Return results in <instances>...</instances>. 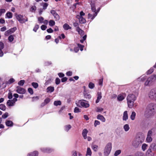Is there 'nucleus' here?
Segmentation results:
<instances>
[{"label": "nucleus", "instance_id": "nucleus-43", "mask_svg": "<svg viewBox=\"0 0 156 156\" xmlns=\"http://www.w3.org/2000/svg\"><path fill=\"white\" fill-rule=\"evenodd\" d=\"M146 79V77L145 76H142L138 79V81H143Z\"/></svg>", "mask_w": 156, "mask_h": 156}, {"label": "nucleus", "instance_id": "nucleus-28", "mask_svg": "<svg viewBox=\"0 0 156 156\" xmlns=\"http://www.w3.org/2000/svg\"><path fill=\"white\" fill-rule=\"evenodd\" d=\"M54 90V87H49L47 89V92L51 93L53 92Z\"/></svg>", "mask_w": 156, "mask_h": 156}, {"label": "nucleus", "instance_id": "nucleus-42", "mask_svg": "<svg viewBox=\"0 0 156 156\" xmlns=\"http://www.w3.org/2000/svg\"><path fill=\"white\" fill-rule=\"evenodd\" d=\"M91 148L94 151H97L98 146L96 145H93L92 146Z\"/></svg>", "mask_w": 156, "mask_h": 156}, {"label": "nucleus", "instance_id": "nucleus-1", "mask_svg": "<svg viewBox=\"0 0 156 156\" xmlns=\"http://www.w3.org/2000/svg\"><path fill=\"white\" fill-rule=\"evenodd\" d=\"M156 112V105L153 103L148 104L144 112L145 116L149 118L153 116Z\"/></svg>", "mask_w": 156, "mask_h": 156}, {"label": "nucleus", "instance_id": "nucleus-63", "mask_svg": "<svg viewBox=\"0 0 156 156\" xmlns=\"http://www.w3.org/2000/svg\"><path fill=\"white\" fill-rule=\"evenodd\" d=\"M80 112V110L79 108L77 107H76L75 108L74 112L75 113H77Z\"/></svg>", "mask_w": 156, "mask_h": 156}, {"label": "nucleus", "instance_id": "nucleus-60", "mask_svg": "<svg viewBox=\"0 0 156 156\" xmlns=\"http://www.w3.org/2000/svg\"><path fill=\"white\" fill-rule=\"evenodd\" d=\"M8 116V113L7 112L5 113L2 115V118L3 119L6 118Z\"/></svg>", "mask_w": 156, "mask_h": 156}, {"label": "nucleus", "instance_id": "nucleus-15", "mask_svg": "<svg viewBox=\"0 0 156 156\" xmlns=\"http://www.w3.org/2000/svg\"><path fill=\"white\" fill-rule=\"evenodd\" d=\"M76 18L79 20V22L81 24L84 23L86 22L85 19L83 17H80L79 15H77L76 16Z\"/></svg>", "mask_w": 156, "mask_h": 156}, {"label": "nucleus", "instance_id": "nucleus-17", "mask_svg": "<svg viewBox=\"0 0 156 156\" xmlns=\"http://www.w3.org/2000/svg\"><path fill=\"white\" fill-rule=\"evenodd\" d=\"M102 98L101 93V92H98L97 94V99L96 101V103H98L100 99Z\"/></svg>", "mask_w": 156, "mask_h": 156}, {"label": "nucleus", "instance_id": "nucleus-18", "mask_svg": "<svg viewBox=\"0 0 156 156\" xmlns=\"http://www.w3.org/2000/svg\"><path fill=\"white\" fill-rule=\"evenodd\" d=\"M148 149H150V150H152L153 151H156V143H152L149 147Z\"/></svg>", "mask_w": 156, "mask_h": 156}, {"label": "nucleus", "instance_id": "nucleus-47", "mask_svg": "<svg viewBox=\"0 0 156 156\" xmlns=\"http://www.w3.org/2000/svg\"><path fill=\"white\" fill-rule=\"evenodd\" d=\"M32 85L33 86V87L36 89L37 88V87L38 86V84L37 83H35V82H33L32 83Z\"/></svg>", "mask_w": 156, "mask_h": 156}, {"label": "nucleus", "instance_id": "nucleus-13", "mask_svg": "<svg viewBox=\"0 0 156 156\" xmlns=\"http://www.w3.org/2000/svg\"><path fill=\"white\" fill-rule=\"evenodd\" d=\"M126 97V94L125 93L120 94L118 95L117 99L119 101H121L123 100Z\"/></svg>", "mask_w": 156, "mask_h": 156}, {"label": "nucleus", "instance_id": "nucleus-45", "mask_svg": "<svg viewBox=\"0 0 156 156\" xmlns=\"http://www.w3.org/2000/svg\"><path fill=\"white\" fill-rule=\"evenodd\" d=\"M16 30V27H15L8 30L10 34H11L13 33L14 32H15Z\"/></svg>", "mask_w": 156, "mask_h": 156}, {"label": "nucleus", "instance_id": "nucleus-25", "mask_svg": "<svg viewBox=\"0 0 156 156\" xmlns=\"http://www.w3.org/2000/svg\"><path fill=\"white\" fill-rule=\"evenodd\" d=\"M97 16V13H94L93 14L89 13L88 14V19H91L92 20H93Z\"/></svg>", "mask_w": 156, "mask_h": 156}, {"label": "nucleus", "instance_id": "nucleus-54", "mask_svg": "<svg viewBox=\"0 0 156 156\" xmlns=\"http://www.w3.org/2000/svg\"><path fill=\"white\" fill-rule=\"evenodd\" d=\"M103 110V109L102 108L98 107L97 108L96 111L97 112H101Z\"/></svg>", "mask_w": 156, "mask_h": 156}, {"label": "nucleus", "instance_id": "nucleus-11", "mask_svg": "<svg viewBox=\"0 0 156 156\" xmlns=\"http://www.w3.org/2000/svg\"><path fill=\"white\" fill-rule=\"evenodd\" d=\"M154 76H151L148 78L146 81L145 83V85L146 86H150V85L152 82L154 81V79L153 78V77Z\"/></svg>", "mask_w": 156, "mask_h": 156}, {"label": "nucleus", "instance_id": "nucleus-4", "mask_svg": "<svg viewBox=\"0 0 156 156\" xmlns=\"http://www.w3.org/2000/svg\"><path fill=\"white\" fill-rule=\"evenodd\" d=\"M112 149V144L108 143L106 145L104 150V154L105 156H108L110 153Z\"/></svg>", "mask_w": 156, "mask_h": 156}, {"label": "nucleus", "instance_id": "nucleus-10", "mask_svg": "<svg viewBox=\"0 0 156 156\" xmlns=\"http://www.w3.org/2000/svg\"><path fill=\"white\" fill-rule=\"evenodd\" d=\"M154 76H151L148 78L146 81L145 83V85L146 86H150V85L152 82L154 81V79L153 78V77Z\"/></svg>", "mask_w": 156, "mask_h": 156}, {"label": "nucleus", "instance_id": "nucleus-58", "mask_svg": "<svg viewBox=\"0 0 156 156\" xmlns=\"http://www.w3.org/2000/svg\"><path fill=\"white\" fill-rule=\"evenodd\" d=\"M55 83L57 85H58L59 84L60 82V79L58 78H57L55 79Z\"/></svg>", "mask_w": 156, "mask_h": 156}, {"label": "nucleus", "instance_id": "nucleus-5", "mask_svg": "<svg viewBox=\"0 0 156 156\" xmlns=\"http://www.w3.org/2000/svg\"><path fill=\"white\" fill-rule=\"evenodd\" d=\"M143 141L140 138H136L132 142V145L134 147L136 148L140 146Z\"/></svg>", "mask_w": 156, "mask_h": 156}, {"label": "nucleus", "instance_id": "nucleus-41", "mask_svg": "<svg viewBox=\"0 0 156 156\" xmlns=\"http://www.w3.org/2000/svg\"><path fill=\"white\" fill-rule=\"evenodd\" d=\"M54 104L55 106L60 105L61 104V102L60 101H55L54 102Z\"/></svg>", "mask_w": 156, "mask_h": 156}, {"label": "nucleus", "instance_id": "nucleus-49", "mask_svg": "<svg viewBox=\"0 0 156 156\" xmlns=\"http://www.w3.org/2000/svg\"><path fill=\"white\" fill-rule=\"evenodd\" d=\"M24 83H25L24 80H21L18 82V84L20 86H22L23 85Z\"/></svg>", "mask_w": 156, "mask_h": 156}, {"label": "nucleus", "instance_id": "nucleus-30", "mask_svg": "<svg viewBox=\"0 0 156 156\" xmlns=\"http://www.w3.org/2000/svg\"><path fill=\"white\" fill-rule=\"evenodd\" d=\"M7 104L9 106H12L14 105L15 104L12 100H9L7 101Z\"/></svg>", "mask_w": 156, "mask_h": 156}, {"label": "nucleus", "instance_id": "nucleus-24", "mask_svg": "<svg viewBox=\"0 0 156 156\" xmlns=\"http://www.w3.org/2000/svg\"><path fill=\"white\" fill-rule=\"evenodd\" d=\"M50 101V99L48 98H46L44 100V102L41 104V106H44L48 103H49Z\"/></svg>", "mask_w": 156, "mask_h": 156}, {"label": "nucleus", "instance_id": "nucleus-55", "mask_svg": "<svg viewBox=\"0 0 156 156\" xmlns=\"http://www.w3.org/2000/svg\"><path fill=\"white\" fill-rule=\"evenodd\" d=\"M154 71V69L152 68H151L147 72V74H150L152 73Z\"/></svg>", "mask_w": 156, "mask_h": 156}, {"label": "nucleus", "instance_id": "nucleus-56", "mask_svg": "<svg viewBox=\"0 0 156 156\" xmlns=\"http://www.w3.org/2000/svg\"><path fill=\"white\" fill-rule=\"evenodd\" d=\"M103 79L101 78L99 80L98 84L101 87L103 85Z\"/></svg>", "mask_w": 156, "mask_h": 156}, {"label": "nucleus", "instance_id": "nucleus-39", "mask_svg": "<svg viewBox=\"0 0 156 156\" xmlns=\"http://www.w3.org/2000/svg\"><path fill=\"white\" fill-rule=\"evenodd\" d=\"M121 152V151L120 150H118L116 151L114 154V156H118L120 154Z\"/></svg>", "mask_w": 156, "mask_h": 156}, {"label": "nucleus", "instance_id": "nucleus-8", "mask_svg": "<svg viewBox=\"0 0 156 156\" xmlns=\"http://www.w3.org/2000/svg\"><path fill=\"white\" fill-rule=\"evenodd\" d=\"M41 151L44 153H49L51 152L53 150L49 147H42L40 149Z\"/></svg>", "mask_w": 156, "mask_h": 156}, {"label": "nucleus", "instance_id": "nucleus-51", "mask_svg": "<svg viewBox=\"0 0 156 156\" xmlns=\"http://www.w3.org/2000/svg\"><path fill=\"white\" fill-rule=\"evenodd\" d=\"M38 20L40 23H42L44 20V19L43 17H41L38 18Z\"/></svg>", "mask_w": 156, "mask_h": 156}, {"label": "nucleus", "instance_id": "nucleus-64", "mask_svg": "<svg viewBox=\"0 0 156 156\" xmlns=\"http://www.w3.org/2000/svg\"><path fill=\"white\" fill-rule=\"evenodd\" d=\"M8 98L9 99H11L12 98V93L11 92H9V93Z\"/></svg>", "mask_w": 156, "mask_h": 156}, {"label": "nucleus", "instance_id": "nucleus-37", "mask_svg": "<svg viewBox=\"0 0 156 156\" xmlns=\"http://www.w3.org/2000/svg\"><path fill=\"white\" fill-rule=\"evenodd\" d=\"M92 154V152L90 149L89 147L87 148L86 155L91 156Z\"/></svg>", "mask_w": 156, "mask_h": 156}, {"label": "nucleus", "instance_id": "nucleus-6", "mask_svg": "<svg viewBox=\"0 0 156 156\" xmlns=\"http://www.w3.org/2000/svg\"><path fill=\"white\" fill-rule=\"evenodd\" d=\"M15 16L17 20L21 23H24L28 20L27 18L26 17L25 19L21 15L15 14Z\"/></svg>", "mask_w": 156, "mask_h": 156}, {"label": "nucleus", "instance_id": "nucleus-31", "mask_svg": "<svg viewBox=\"0 0 156 156\" xmlns=\"http://www.w3.org/2000/svg\"><path fill=\"white\" fill-rule=\"evenodd\" d=\"M5 124L7 126H12L13 122L11 121L8 120L6 121Z\"/></svg>", "mask_w": 156, "mask_h": 156}, {"label": "nucleus", "instance_id": "nucleus-12", "mask_svg": "<svg viewBox=\"0 0 156 156\" xmlns=\"http://www.w3.org/2000/svg\"><path fill=\"white\" fill-rule=\"evenodd\" d=\"M16 88V91L19 94H25L26 92V90L24 88H21L19 86H17Z\"/></svg>", "mask_w": 156, "mask_h": 156}, {"label": "nucleus", "instance_id": "nucleus-20", "mask_svg": "<svg viewBox=\"0 0 156 156\" xmlns=\"http://www.w3.org/2000/svg\"><path fill=\"white\" fill-rule=\"evenodd\" d=\"M38 152L37 151H34L33 152L28 153L27 154V156H38Z\"/></svg>", "mask_w": 156, "mask_h": 156}, {"label": "nucleus", "instance_id": "nucleus-34", "mask_svg": "<svg viewBox=\"0 0 156 156\" xmlns=\"http://www.w3.org/2000/svg\"><path fill=\"white\" fill-rule=\"evenodd\" d=\"M129 125L128 124H126L123 126V129L126 132L128 131L129 130Z\"/></svg>", "mask_w": 156, "mask_h": 156}, {"label": "nucleus", "instance_id": "nucleus-38", "mask_svg": "<svg viewBox=\"0 0 156 156\" xmlns=\"http://www.w3.org/2000/svg\"><path fill=\"white\" fill-rule=\"evenodd\" d=\"M95 87L94 84L92 82H90L88 84V87L90 89H93Z\"/></svg>", "mask_w": 156, "mask_h": 156}, {"label": "nucleus", "instance_id": "nucleus-9", "mask_svg": "<svg viewBox=\"0 0 156 156\" xmlns=\"http://www.w3.org/2000/svg\"><path fill=\"white\" fill-rule=\"evenodd\" d=\"M154 76H151L148 78L146 81L145 83V85L146 86H150V85L152 82L154 81V79L153 78V77Z\"/></svg>", "mask_w": 156, "mask_h": 156}, {"label": "nucleus", "instance_id": "nucleus-21", "mask_svg": "<svg viewBox=\"0 0 156 156\" xmlns=\"http://www.w3.org/2000/svg\"><path fill=\"white\" fill-rule=\"evenodd\" d=\"M97 118L98 119L101 120L102 122H104L106 120L105 118L101 114L98 115L97 116Z\"/></svg>", "mask_w": 156, "mask_h": 156}, {"label": "nucleus", "instance_id": "nucleus-48", "mask_svg": "<svg viewBox=\"0 0 156 156\" xmlns=\"http://www.w3.org/2000/svg\"><path fill=\"white\" fill-rule=\"evenodd\" d=\"M14 35H10L8 37V40L10 42L12 41L14 39Z\"/></svg>", "mask_w": 156, "mask_h": 156}, {"label": "nucleus", "instance_id": "nucleus-62", "mask_svg": "<svg viewBox=\"0 0 156 156\" xmlns=\"http://www.w3.org/2000/svg\"><path fill=\"white\" fill-rule=\"evenodd\" d=\"M48 5V4L47 3H44L43 5V9L44 10L46 9Z\"/></svg>", "mask_w": 156, "mask_h": 156}, {"label": "nucleus", "instance_id": "nucleus-36", "mask_svg": "<svg viewBox=\"0 0 156 156\" xmlns=\"http://www.w3.org/2000/svg\"><path fill=\"white\" fill-rule=\"evenodd\" d=\"M148 145L146 144H143L142 145V150L143 151H145L147 149Z\"/></svg>", "mask_w": 156, "mask_h": 156}, {"label": "nucleus", "instance_id": "nucleus-52", "mask_svg": "<svg viewBox=\"0 0 156 156\" xmlns=\"http://www.w3.org/2000/svg\"><path fill=\"white\" fill-rule=\"evenodd\" d=\"M77 46L79 48H80L81 51H82L83 50V48L84 47L83 45H82L80 44H78Z\"/></svg>", "mask_w": 156, "mask_h": 156}, {"label": "nucleus", "instance_id": "nucleus-22", "mask_svg": "<svg viewBox=\"0 0 156 156\" xmlns=\"http://www.w3.org/2000/svg\"><path fill=\"white\" fill-rule=\"evenodd\" d=\"M128 116L127 113V111H124L123 114L122 119L123 121H126L128 119Z\"/></svg>", "mask_w": 156, "mask_h": 156}, {"label": "nucleus", "instance_id": "nucleus-19", "mask_svg": "<svg viewBox=\"0 0 156 156\" xmlns=\"http://www.w3.org/2000/svg\"><path fill=\"white\" fill-rule=\"evenodd\" d=\"M88 133V131L87 129H85L83 130L82 135L83 137V138L84 139H86L87 138V134Z\"/></svg>", "mask_w": 156, "mask_h": 156}, {"label": "nucleus", "instance_id": "nucleus-2", "mask_svg": "<svg viewBox=\"0 0 156 156\" xmlns=\"http://www.w3.org/2000/svg\"><path fill=\"white\" fill-rule=\"evenodd\" d=\"M136 99V97L134 94H129L127 97V104L129 108H132L133 107Z\"/></svg>", "mask_w": 156, "mask_h": 156}, {"label": "nucleus", "instance_id": "nucleus-40", "mask_svg": "<svg viewBox=\"0 0 156 156\" xmlns=\"http://www.w3.org/2000/svg\"><path fill=\"white\" fill-rule=\"evenodd\" d=\"M134 156H144V153L141 152H138L135 154Z\"/></svg>", "mask_w": 156, "mask_h": 156}, {"label": "nucleus", "instance_id": "nucleus-7", "mask_svg": "<svg viewBox=\"0 0 156 156\" xmlns=\"http://www.w3.org/2000/svg\"><path fill=\"white\" fill-rule=\"evenodd\" d=\"M148 96L151 99H155L156 101V89L151 90L148 94Z\"/></svg>", "mask_w": 156, "mask_h": 156}, {"label": "nucleus", "instance_id": "nucleus-59", "mask_svg": "<svg viewBox=\"0 0 156 156\" xmlns=\"http://www.w3.org/2000/svg\"><path fill=\"white\" fill-rule=\"evenodd\" d=\"M5 9H0V16L2 15V14L5 13Z\"/></svg>", "mask_w": 156, "mask_h": 156}, {"label": "nucleus", "instance_id": "nucleus-16", "mask_svg": "<svg viewBox=\"0 0 156 156\" xmlns=\"http://www.w3.org/2000/svg\"><path fill=\"white\" fill-rule=\"evenodd\" d=\"M154 153L152 152L150 149H148L147 151L145 154V156H154Z\"/></svg>", "mask_w": 156, "mask_h": 156}, {"label": "nucleus", "instance_id": "nucleus-27", "mask_svg": "<svg viewBox=\"0 0 156 156\" xmlns=\"http://www.w3.org/2000/svg\"><path fill=\"white\" fill-rule=\"evenodd\" d=\"M63 28L65 30H67L71 29V27L69 26V25L66 23H65L63 25Z\"/></svg>", "mask_w": 156, "mask_h": 156}, {"label": "nucleus", "instance_id": "nucleus-50", "mask_svg": "<svg viewBox=\"0 0 156 156\" xmlns=\"http://www.w3.org/2000/svg\"><path fill=\"white\" fill-rule=\"evenodd\" d=\"M0 109L4 111L6 109V107L3 104H2L0 105Z\"/></svg>", "mask_w": 156, "mask_h": 156}, {"label": "nucleus", "instance_id": "nucleus-44", "mask_svg": "<svg viewBox=\"0 0 156 156\" xmlns=\"http://www.w3.org/2000/svg\"><path fill=\"white\" fill-rule=\"evenodd\" d=\"M151 136H147L146 140L147 143H150L152 141V138Z\"/></svg>", "mask_w": 156, "mask_h": 156}, {"label": "nucleus", "instance_id": "nucleus-3", "mask_svg": "<svg viewBox=\"0 0 156 156\" xmlns=\"http://www.w3.org/2000/svg\"><path fill=\"white\" fill-rule=\"evenodd\" d=\"M76 104L77 106L80 108H87L90 106L88 102L83 100H80L76 101Z\"/></svg>", "mask_w": 156, "mask_h": 156}, {"label": "nucleus", "instance_id": "nucleus-33", "mask_svg": "<svg viewBox=\"0 0 156 156\" xmlns=\"http://www.w3.org/2000/svg\"><path fill=\"white\" fill-rule=\"evenodd\" d=\"M91 7L92 11L93 12H95L96 11L95 5V3H91Z\"/></svg>", "mask_w": 156, "mask_h": 156}, {"label": "nucleus", "instance_id": "nucleus-61", "mask_svg": "<svg viewBox=\"0 0 156 156\" xmlns=\"http://www.w3.org/2000/svg\"><path fill=\"white\" fill-rule=\"evenodd\" d=\"M28 92L31 94H33L34 93V92L32 88H30L28 89Z\"/></svg>", "mask_w": 156, "mask_h": 156}, {"label": "nucleus", "instance_id": "nucleus-46", "mask_svg": "<svg viewBox=\"0 0 156 156\" xmlns=\"http://www.w3.org/2000/svg\"><path fill=\"white\" fill-rule=\"evenodd\" d=\"M55 23L54 21L51 20L49 22V24L50 26H52L55 25Z\"/></svg>", "mask_w": 156, "mask_h": 156}, {"label": "nucleus", "instance_id": "nucleus-26", "mask_svg": "<svg viewBox=\"0 0 156 156\" xmlns=\"http://www.w3.org/2000/svg\"><path fill=\"white\" fill-rule=\"evenodd\" d=\"M76 30L78 33L81 36H83L84 35V31L81 29L79 27H77V28L76 29Z\"/></svg>", "mask_w": 156, "mask_h": 156}, {"label": "nucleus", "instance_id": "nucleus-29", "mask_svg": "<svg viewBox=\"0 0 156 156\" xmlns=\"http://www.w3.org/2000/svg\"><path fill=\"white\" fill-rule=\"evenodd\" d=\"M5 16L8 19H10L12 17V14L11 12H8L6 14Z\"/></svg>", "mask_w": 156, "mask_h": 156}, {"label": "nucleus", "instance_id": "nucleus-35", "mask_svg": "<svg viewBox=\"0 0 156 156\" xmlns=\"http://www.w3.org/2000/svg\"><path fill=\"white\" fill-rule=\"evenodd\" d=\"M72 126L70 125H66L64 127L65 130L68 132L71 128Z\"/></svg>", "mask_w": 156, "mask_h": 156}, {"label": "nucleus", "instance_id": "nucleus-53", "mask_svg": "<svg viewBox=\"0 0 156 156\" xmlns=\"http://www.w3.org/2000/svg\"><path fill=\"white\" fill-rule=\"evenodd\" d=\"M100 124V122L98 120H96L94 121V125L95 127H96L97 125H99Z\"/></svg>", "mask_w": 156, "mask_h": 156}, {"label": "nucleus", "instance_id": "nucleus-23", "mask_svg": "<svg viewBox=\"0 0 156 156\" xmlns=\"http://www.w3.org/2000/svg\"><path fill=\"white\" fill-rule=\"evenodd\" d=\"M4 48V44L1 42H0V56L2 57L3 55V53L2 51V49Z\"/></svg>", "mask_w": 156, "mask_h": 156}, {"label": "nucleus", "instance_id": "nucleus-57", "mask_svg": "<svg viewBox=\"0 0 156 156\" xmlns=\"http://www.w3.org/2000/svg\"><path fill=\"white\" fill-rule=\"evenodd\" d=\"M39 25L37 24L36 25L34 28L33 30L35 32H36L37 29L39 28Z\"/></svg>", "mask_w": 156, "mask_h": 156}, {"label": "nucleus", "instance_id": "nucleus-14", "mask_svg": "<svg viewBox=\"0 0 156 156\" xmlns=\"http://www.w3.org/2000/svg\"><path fill=\"white\" fill-rule=\"evenodd\" d=\"M51 13L54 16V18L56 20H59L60 19V16L54 10H51Z\"/></svg>", "mask_w": 156, "mask_h": 156}, {"label": "nucleus", "instance_id": "nucleus-32", "mask_svg": "<svg viewBox=\"0 0 156 156\" xmlns=\"http://www.w3.org/2000/svg\"><path fill=\"white\" fill-rule=\"evenodd\" d=\"M136 115V113L134 111L132 112L130 115V118L132 120H134L135 119Z\"/></svg>", "mask_w": 156, "mask_h": 156}]
</instances>
